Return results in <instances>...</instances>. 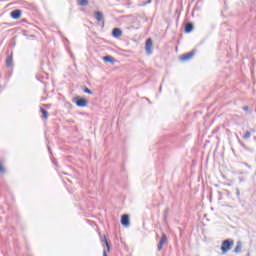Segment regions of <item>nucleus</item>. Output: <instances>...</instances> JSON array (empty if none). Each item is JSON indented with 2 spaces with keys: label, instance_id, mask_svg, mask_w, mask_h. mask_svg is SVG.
Segmentation results:
<instances>
[{
  "label": "nucleus",
  "instance_id": "f257e3e1",
  "mask_svg": "<svg viewBox=\"0 0 256 256\" xmlns=\"http://www.w3.org/2000/svg\"><path fill=\"white\" fill-rule=\"evenodd\" d=\"M233 245H235V241L233 239H226L222 242L221 251L222 253H227L233 249Z\"/></svg>",
  "mask_w": 256,
  "mask_h": 256
},
{
  "label": "nucleus",
  "instance_id": "f03ea898",
  "mask_svg": "<svg viewBox=\"0 0 256 256\" xmlns=\"http://www.w3.org/2000/svg\"><path fill=\"white\" fill-rule=\"evenodd\" d=\"M72 103H75L76 107H87L89 105V100L86 98H81L79 96H76L72 99Z\"/></svg>",
  "mask_w": 256,
  "mask_h": 256
},
{
  "label": "nucleus",
  "instance_id": "7ed1b4c3",
  "mask_svg": "<svg viewBox=\"0 0 256 256\" xmlns=\"http://www.w3.org/2000/svg\"><path fill=\"white\" fill-rule=\"evenodd\" d=\"M145 51L148 55H153V39L148 38L145 42Z\"/></svg>",
  "mask_w": 256,
  "mask_h": 256
},
{
  "label": "nucleus",
  "instance_id": "20e7f679",
  "mask_svg": "<svg viewBox=\"0 0 256 256\" xmlns=\"http://www.w3.org/2000/svg\"><path fill=\"white\" fill-rule=\"evenodd\" d=\"M121 225H123V227H129V225H131L129 214H124L121 216Z\"/></svg>",
  "mask_w": 256,
  "mask_h": 256
},
{
  "label": "nucleus",
  "instance_id": "39448f33",
  "mask_svg": "<svg viewBox=\"0 0 256 256\" xmlns=\"http://www.w3.org/2000/svg\"><path fill=\"white\" fill-rule=\"evenodd\" d=\"M165 243H167V234L163 233L162 237L157 245V250L161 251L163 249V245H165Z\"/></svg>",
  "mask_w": 256,
  "mask_h": 256
},
{
  "label": "nucleus",
  "instance_id": "423d86ee",
  "mask_svg": "<svg viewBox=\"0 0 256 256\" xmlns=\"http://www.w3.org/2000/svg\"><path fill=\"white\" fill-rule=\"evenodd\" d=\"M121 35H123V30H121V28H113L112 37H114V39H119Z\"/></svg>",
  "mask_w": 256,
  "mask_h": 256
},
{
  "label": "nucleus",
  "instance_id": "0eeeda50",
  "mask_svg": "<svg viewBox=\"0 0 256 256\" xmlns=\"http://www.w3.org/2000/svg\"><path fill=\"white\" fill-rule=\"evenodd\" d=\"M193 29H195V26L193 25V23L191 22H187L184 26V33H192Z\"/></svg>",
  "mask_w": 256,
  "mask_h": 256
},
{
  "label": "nucleus",
  "instance_id": "6e6552de",
  "mask_svg": "<svg viewBox=\"0 0 256 256\" xmlns=\"http://www.w3.org/2000/svg\"><path fill=\"white\" fill-rule=\"evenodd\" d=\"M21 15H22V11L19 10V9L13 10V11L10 13V17H11L12 19H21Z\"/></svg>",
  "mask_w": 256,
  "mask_h": 256
},
{
  "label": "nucleus",
  "instance_id": "1a4fd4ad",
  "mask_svg": "<svg viewBox=\"0 0 256 256\" xmlns=\"http://www.w3.org/2000/svg\"><path fill=\"white\" fill-rule=\"evenodd\" d=\"M193 55H195V50H192V51H190V52H188L186 54H183L181 56V60L182 61H189V59H191L193 57Z\"/></svg>",
  "mask_w": 256,
  "mask_h": 256
},
{
  "label": "nucleus",
  "instance_id": "9d476101",
  "mask_svg": "<svg viewBox=\"0 0 256 256\" xmlns=\"http://www.w3.org/2000/svg\"><path fill=\"white\" fill-rule=\"evenodd\" d=\"M104 63H111V65H115V62L117 61L113 56L106 55L103 57Z\"/></svg>",
  "mask_w": 256,
  "mask_h": 256
},
{
  "label": "nucleus",
  "instance_id": "9b49d317",
  "mask_svg": "<svg viewBox=\"0 0 256 256\" xmlns=\"http://www.w3.org/2000/svg\"><path fill=\"white\" fill-rule=\"evenodd\" d=\"M6 67H13V54H10L6 58Z\"/></svg>",
  "mask_w": 256,
  "mask_h": 256
},
{
  "label": "nucleus",
  "instance_id": "f8f14e48",
  "mask_svg": "<svg viewBox=\"0 0 256 256\" xmlns=\"http://www.w3.org/2000/svg\"><path fill=\"white\" fill-rule=\"evenodd\" d=\"M241 249H243V243L241 241H238L236 243V247L234 248V253H241Z\"/></svg>",
  "mask_w": 256,
  "mask_h": 256
},
{
  "label": "nucleus",
  "instance_id": "ddd939ff",
  "mask_svg": "<svg viewBox=\"0 0 256 256\" xmlns=\"http://www.w3.org/2000/svg\"><path fill=\"white\" fill-rule=\"evenodd\" d=\"M94 17L95 19H97L98 21H103V12L101 11H96L94 13Z\"/></svg>",
  "mask_w": 256,
  "mask_h": 256
},
{
  "label": "nucleus",
  "instance_id": "4468645a",
  "mask_svg": "<svg viewBox=\"0 0 256 256\" xmlns=\"http://www.w3.org/2000/svg\"><path fill=\"white\" fill-rule=\"evenodd\" d=\"M40 112L42 113V117H43L44 119H49V112H48L46 109H44L43 107H41V108H40Z\"/></svg>",
  "mask_w": 256,
  "mask_h": 256
},
{
  "label": "nucleus",
  "instance_id": "2eb2a0df",
  "mask_svg": "<svg viewBox=\"0 0 256 256\" xmlns=\"http://www.w3.org/2000/svg\"><path fill=\"white\" fill-rule=\"evenodd\" d=\"M167 217H169V207H166L163 212V221L164 223H167Z\"/></svg>",
  "mask_w": 256,
  "mask_h": 256
},
{
  "label": "nucleus",
  "instance_id": "dca6fc26",
  "mask_svg": "<svg viewBox=\"0 0 256 256\" xmlns=\"http://www.w3.org/2000/svg\"><path fill=\"white\" fill-rule=\"evenodd\" d=\"M102 242L105 243L107 251L109 253V251H111V245L109 244V241L107 240V237L104 236Z\"/></svg>",
  "mask_w": 256,
  "mask_h": 256
},
{
  "label": "nucleus",
  "instance_id": "f3484780",
  "mask_svg": "<svg viewBox=\"0 0 256 256\" xmlns=\"http://www.w3.org/2000/svg\"><path fill=\"white\" fill-rule=\"evenodd\" d=\"M78 5L81 7H87V5H89V0H78Z\"/></svg>",
  "mask_w": 256,
  "mask_h": 256
},
{
  "label": "nucleus",
  "instance_id": "a211bd4d",
  "mask_svg": "<svg viewBox=\"0 0 256 256\" xmlns=\"http://www.w3.org/2000/svg\"><path fill=\"white\" fill-rule=\"evenodd\" d=\"M83 91H84V93H87L88 95H93V91H91V89H89L87 86L84 87Z\"/></svg>",
  "mask_w": 256,
  "mask_h": 256
},
{
  "label": "nucleus",
  "instance_id": "6ab92c4d",
  "mask_svg": "<svg viewBox=\"0 0 256 256\" xmlns=\"http://www.w3.org/2000/svg\"><path fill=\"white\" fill-rule=\"evenodd\" d=\"M0 173H2V175L3 174H5V173H7V169H5L4 167H3V164L0 162Z\"/></svg>",
  "mask_w": 256,
  "mask_h": 256
},
{
  "label": "nucleus",
  "instance_id": "aec40b11",
  "mask_svg": "<svg viewBox=\"0 0 256 256\" xmlns=\"http://www.w3.org/2000/svg\"><path fill=\"white\" fill-rule=\"evenodd\" d=\"M251 138V132L246 131V133L243 135V139H250Z\"/></svg>",
  "mask_w": 256,
  "mask_h": 256
},
{
  "label": "nucleus",
  "instance_id": "412c9836",
  "mask_svg": "<svg viewBox=\"0 0 256 256\" xmlns=\"http://www.w3.org/2000/svg\"><path fill=\"white\" fill-rule=\"evenodd\" d=\"M238 142L242 147H245V143H243V141H241V139L239 138V136H237Z\"/></svg>",
  "mask_w": 256,
  "mask_h": 256
},
{
  "label": "nucleus",
  "instance_id": "4be33fe9",
  "mask_svg": "<svg viewBox=\"0 0 256 256\" xmlns=\"http://www.w3.org/2000/svg\"><path fill=\"white\" fill-rule=\"evenodd\" d=\"M153 0H147L146 2H144L142 5L145 6V5H149L152 3Z\"/></svg>",
  "mask_w": 256,
  "mask_h": 256
},
{
  "label": "nucleus",
  "instance_id": "5701e85b",
  "mask_svg": "<svg viewBox=\"0 0 256 256\" xmlns=\"http://www.w3.org/2000/svg\"><path fill=\"white\" fill-rule=\"evenodd\" d=\"M243 111H249V106H243Z\"/></svg>",
  "mask_w": 256,
  "mask_h": 256
},
{
  "label": "nucleus",
  "instance_id": "b1692460",
  "mask_svg": "<svg viewBox=\"0 0 256 256\" xmlns=\"http://www.w3.org/2000/svg\"><path fill=\"white\" fill-rule=\"evenodd\" d=\"M103 256H107V250H103Z\"/></svg>",
  "mask_w": 256,
  "mask_h": 256
},
{
  "label": "nucleus",
  "instance_id": "393cba45",
  "mask_svg": "<svg viewBox=\"0 0 256 256\" xmlns=\"http://www.w3.org/2000/svg\"><path fill=\"white\" fill-rule=\"evenodd\" d=\"M256 132V130L255 129H251V133H255Z\"/></svg>",
  "mask_w": 256,
  "mask_h": 256
},
{
  "label": "nucleus",
  "instance_id": "a878e982",
  "mask_svg": "<svg viewBox=\"0 0 256 256\" xmlns=\"http://www.w3.org/2000/svg\"><path fill=\"white\" fill-rule=\"evenodd\" d=\"M246 256H251V253L248 252V253L246 254Z\"/></svg>",
  "mask_w": 256,
  "mask_h": 256
}]
</instances>
